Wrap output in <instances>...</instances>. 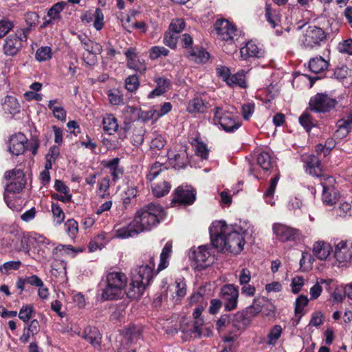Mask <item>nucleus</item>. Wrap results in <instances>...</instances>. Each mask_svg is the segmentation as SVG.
I'll list each match as a JSON object with an SVG mask.
<instances>
[{"label": "nucleus", "mask_w": 352, "mask_h": 352, "mask_svg": "<svg viewBox=\"0 0 352 352\" xmlns=\"http://www.w3.org/2000/svg\"><path fill=\"white\" fill-rule=\"evenodd\" d=\"M241 230V227L227 225L225 221L214 222L210 227L212 245L219 251L240 253L245 244Z\"/></svg>", "instance_id": "f257e3e1"}, {"label": "nucleus", "mask_w": 352, "mask_h": 352, "mask_svg": "<svg viewBox=\"0 0 352 352\" xmlns=\"http://www.w3.org/2000/svg\"><path fill=\"white\" fill-rule=\"evenodd\" d=\"M127 277L121 272H107L100 283L101 297L104 300H113L123 296Z\"/></svg>", "instance_id": "f03ea898"}, {"label": "nucleus", "mask_w": 352, "mask_h": 352, "mask_svg": "<svg viewBox=\"0 0 352 352\" xmlns=\"http://www.w3.org/2000/svg\"><path fill=\"white\" fill-rule=\"evenodd\" d=\"M164 217V208L160 204L151 203L138 210L133 220L139 232H142L157 226Z\"/></svg>", "instance_id": "7ed1b4c3"}, {"label": "nucleus", "mask_w": 352, "mask_h": 352, "mask_svg": "<svg viewBox=\"0 0 352 352\" xmlns=\"http://www.w3.org/2000/svg\"><path fill=\"white\" fill-rule=\"evenodd\" d=\"M4 178L8 181L4 188V199L9 206L7 200L8 193H19L26 184V178L21 169L14 168L8 170L4 174Z\"/></svg>", "instance_id": "20e7f679"}, {"label": "nucleus", "mask_w": 352, "mask_h": 352, "mask_svg": "<svg viewBox=\"0 0 352 352\" xmlns=\"http://www.w3.org/2000/svg\"><path fill=\"white\" fill-rule=\"evenodd\" d=\"M213 111L214 124L221 125L225 131L234 132L240 127L241 123L234 113L220 107H216Z\"/></svg>", "instance_id": "39448f33"}, {"label": "nucleus", "mask_w": 352, "mask_h": 352, "mask_svg": "<svg viewBox=\"0 0 352 352\" xmlns=\"http://www.w3.org/2000/svg\"><path fill=\"white\" fill-rule=\"evenodd\" d=\"M327 40V34L320 28L309 26L300 40L301 45L306 50H313L321 45L322 42Z\"/></svg>", "instance_id": "423d86ee"}, {"label": "nucleus", "mask_w": 352, "mask_h": 352, "mask_svg": "<svg viewBox=\"0 0 352 352\" xmlns=\"http://www.w3.org/2000/svg\"><path fill=\"white\" fill-rule=\"evenodd\" d=\"M338 102L336 99L330 98L323 93H318L311 98L309 102V108L316 113H327L333 109Z\"/></svg>", "instance_id": "0eeeda50"}, {"label": "nucleus", "mask_w": 352, "mask_h": 352, "mask_svg": "<svg viewBox=\"0 0 352 352\" xmlns=\"http://www.w3.org/2000/svg\"><path fill=\"white\" fill-rule=\"evenodd\" d=\"M214 28L220 39L230 43L234 42L237 30L232 23L227 19H220L214 23Z\"/></svg>", "instance_id": "6e6552de"}, {"label": "nucleus", "mask_w": 352, "mask_h": 352, "mask_svg": "<svg viewBox=\"0 0 352 352\" xmlns=\"http://www.w3.org/2000/svg\"><path fill=\"white\" fill-rule=\"evenodd\" d=\"M26 40L27 35L24 30L8 36L3 45L4 54L9 56L16 55L23 47V41Z\"/></svg>", "instance_id": "1a4fd4ad"}, {"label": "nucleus", "mask_w": 352, "mask_h": 352, "mask_svg": "<svg viewBox=\"0 0 352 352\" xmlns=\"http://www.w3.org/2000/svg\"><path fill=\"white\" fill-rule=\"evenodd\" d=\"M336 180L333 177H326L320 181L322 186V199L323 202L328 206H333L339 199V194L335 188Z\"/></svg>", "instance_id": "9d476101"}, {"label": "nucleus", "mask_w": 352, "mask_h": 352, "mask_svg": "<svg viewBox=\"0 0 352 352\" xmlns=\"http://www.w3.org/2000/svg\"><path fill=\"white\" fill-rule=\"evenodd\" d=\"M190 258L195 261V268L204 270L212 263V258L208 245H202L190 253Z\"/></svg>", "instance_id": "9b49d317"}, {"label": "nucleus", "mask_w": 352, "mask_h": 352, "mask_svg": "<svg viewBox=\"0 0 352 352\" xmlns=\"http://www.w3.org/2000/svg\"><path fill=\"white\" fill-rule=\"evenodd\" d=\"M335 258L342 266L352 265V242L341 241L336 245Z\"/></svg>", "instance_id": "f8f14e48"}, {"label": "nucleus", "mask_w": 352, "mask_h": 352, "mask_svg": "<svg viewBox=\"0 0 352 352\" xmlns=\"http://www.w3.org/2000/svg\"><path fill=\"white\" fill-rule=\"evenodd\" d=\"M273 232L276 239L281 242L294 241L299 239L300 235L298 230L281 223H274Z\"/></svg>", "instance_id": "ddd939ff"}, {"label": "nucleus", "mask_w": 352, "mask_h": 352, "mask_svg": "<svg viewBox=\"0 0 352 352\" xmlns=\"http://www.w3.org/2000/svg\"><path fill=\"white\" fill-rule=\"evenodd\" d=\"M238 297L239 290L234 285H226L221 288V298L226 311H230L236 308Z\"/></svg>", "instance_id": "4468645a"}, {"label": "nucleus", "mask_w": 352, "mask_h": 352, "mask_svg": "<svg viewBox=\"0 0 352 352\" xmlns=\"http://www.w3.org/2000/svg\"><path fill=\"white\" fill-rule=\"evenodd\" d=\"M196 199L195 190L190 186H179L174 192L172 204L179 205H191Z\"/></svg>", "instance_id": "2eb2a0df"}, {"label": "nucleus", "mask_w": 352, "mask_h": 352, "mask_svg": "<svg viewBox=\"0 0 352 352\" xmlns=\"http://www.w3.org/2000/svg\"><path fill=\"white\" fill-rule=\"evenodd\" d=\"M302 161L305 164L306 172L309 174L320 177V181L324 177H329L322 174V168L320 160L314 155H305L302 156Z\"/></svg>", "instance_id": "dca6fc26"}, {"label": "nucleus", "mask_w": 352, "mask_h": 352, "mask_svg": "<svg viewBox=\"0 0 352 352\" xmlns=\"http://www.w3.org/2000/svg\"><path fill=\"white\" fill-rule=\"evenodd\" d=\"M28 140L24 134L16 133L10 139L9 151L15 155L23 154L28 149Z\"/></svg>", "instance_id": "f3484780"}, {"label": "nucleus", "mask_w": 352, "mask_h": 352, "mask_svg": "<svg viewBox=\"0 0 352 352\" xmlns=\"http://www.w3.org/2000/svg\"><path fill=\"white\" fill-rule=\"evenodd\" d=\"M126 58V65L129 69H133L140 74H144L146 70L145 64L138 56L136 49L130 47L124 52Z\"/></svg>", "instance_id": "a211bd4d"}, {"label": "nucleus", "mask_w": 352, "mask_h": 352, "mask_svg": "<svg viewBox=\"0 0 352 352\" xmlns=\"http://www.w3.org/2000/svg\"><path fill=\"white\" fill-rule=\"evenodd\" d=\"M138 278L139 276H131V280L129 285L126 287V290L124 289V294H126L129 298H139L143 294L146 287L142 282L138 280Z\"/></svg>", "instance_id": "6ab92c4d"}, {"label": "nucleus", "mask_w": 352, "mask_h": 352, "mask_svg": "<svg viewBox=\"0 0 352 352\" xmlns=\"http://www.w3.org/2000/svg\"><path fill=\"white\" fill-rule=\"evenodd\" d=\"M241 56L243 60L249 58H261L265 55V50L258 47L254 41H250L240 50Z\"/></svg>", "instance_id": "aec40b11"}, {"label": "nucleus", "mask_w": 352, "mask_h": 352, "mask_svg": "<svg viewBox=\"0 0 352 352\" xmlns=\"http://www.w3.org/2000/svg\"><path fill=\"white\" fill-rule=\"evenodd\" d=\"M131 276H139L138 280L147 287L153 278L154 273L152 270V267L146 263L133 269L131 271Z\"/></svg>", "instance_id": "412c9836"}, {"label": "nucleus", "mask_w": 352, "mask_h": 352, "mask_svg": "<svg viewBox=\"0 0 352 352\" xmlns=\"http://www.w3.org/2000/svg\"><path fill=\"white\" fill-rule=\"evenodd\" d=\"M82 337L89 342L93 347L98 350L101 349L102 336L95 327H87L83 331Z\"/></svg>", "instance_id": "4be33fe9"}, {"label": "nucleus", "mask_w": 352, "mask_h": 352, "mask_svg": "<svg viewBox=\"0 0 352 352\" xmlns=\"http://www.w3.org/2000/svg\"><path fill=\"white\" fill-rule=\"evenodd\" d=\"M167 155L169 164L175 169L184 168L188 164V157L186 150L180 151L179 153L174 155L168 152Z\"/></svg>", "instance_id": "5701e85b"}, {"label": "nucleus", "mask_w": 352, "mask_h": 352, "mask_svg": "<svg viewBox=\"0 0 352 352\" xmlns=\"http://www.w3.org/2000/svg\"><path fill=\"white\" fill-rule=\"evenodd\" d=\"M331 250L330 244L323 241L315 242L313 245L314 255L320 260H326L329 256Z\"/></svg>", "instance_id": "b1692460"}, {"label": "nucleus", "mask_w": 352, "mask_h": 352, "mask_svg": "<svg viewBox=\"0 0 352 352\" xmlns=\"http://www.w3.org/2000/svg\"><path fill=\"white\" fill-rule=\"evenodd\" d=\"M338 129L334 136L338 139H343L352 131V115L348 116L347 120L340 119L337 122Z\"/></svg>", "instance_id": "393cba45"}, {"label": "nucleus", "mask_w": 352, "mask_h": 352, "mask_svg": "<svg viewBox=\"0 0 352 352\" xmlns=\"http://www.w3.org/2000/svg\"><path fill=\"white\" fill-rule=\"evenodd\" d=\"M231 325L238 331H243L246 329L251 321V318L245 312L241 311L236 313L231 318Z\"/></svg>", "instance_id": "a878e982"}, {"label": "nucleus", "mask_w": 352, "mask_h": 352, "mask_svg": "<svg viewBox=\"0 0 352 352\" xmlns=\"http://www.w3.org/2000/svg\"><path fill=\"white\" fill-rule=\"evenodd\" d=\"M139 233L140 232H139L136 224L134 223V220H133L127 226L117 229L115 236L117 238L126 239L138 235Z\"/></svg>", "instance_id": "bb28decb"}, {"label": "nucleus", "mask_w": 352, "mask_h": 352, "mask_svg": "<svg viewBox=\"0 0 352 352\" xmlns=\"http://www.w3.org/2000/svg\"><path fill=\"white\" fill-rule=\"evenodd\" d=\"M78 38L83 45L84 49L87 52L101 53L102 47L100 43L90 40L87 35L84 34H78Z\"/></svg>", "instance_id": "cd10ccee"}, {"label": "nucleus", "mask_w": 352, "mask_h": 352, "mask_svg": "<svg viewBox=\"0 0 352 352\" xmlns=\"http://www.w3.org/2000/svg\"><path fill=\"white\" fill-rule=\"evenodd\" d=\"M204 310L202 305L197 307L193 311V318L195 319V324L191 330V333L195 335V337L201 338L202 336L201 326L204 324V321L200 316Z\"/></svg>", "instance_id": "c85d7f7f"}, {"label": "nucleus", "mask_w": 352, "mask_h": 352, "mask_svg": "<svg viewBox=\"0 0 352 352\" xmlns=\"http://www.w3.org/2000/svg\"><path fill=\"white\" fill-rule=\"evenodd\" d=\"M329 67V63L322 56H316L311 58L309 62V68L311 72L315 74L322 73Z\"/></svg>", "instance_id": "c756f323"}, {"label": "nucleus", "mask_w": 352, "mask_h": 352, "mask_svg": "<svg viewBox=\"0 0 352 352\" xmlns=\"http://www.w3.org/2000/svg\"><path fill=\"white\" fill-rule=\"evenodd\" d=\"M186 56L189 60L197 63H206L209 58L208 52L198 48L191 49L186 52Z\"/></svg>", "instance_id": "7c9ffc66"}, {"label": "nucleus", "mask_w": 352, "mask_h": 352, "mask_svg": "<svg viewBox=\"0 0 352 352\" xmlns=\"http://www.w3.org/2000/svg\"><path fill=\"white\" fill-rule=\"evenodd\" d=\"M257 163L264 170H270L274 166L276 161L268 152L263 151L257 157Z\"/></svg>", "instance_id": "2f4dec72"}, {"label": "nucleus", "mask_w": 352, "mask_h": 352, "mask_svg": "<svg viewBox=\"0 0 352 352\" xmlns=\"http://www.w3.org/2000/svg\"><path fill=\"white\" fill-rule=\"evenodd\" d=\"M58 99L50 100L48 103V107L52 111L53 116L58 120L65 122L66 120L67 111L60 105H56L58 103Z\"/></svg>", "instance_id": "473e14b6"}, {"label": "nucleus", "mask_w": 352, "mask_h": 352, "mask_svg": "<svg viewBox=\"0 0 352 352\" xmlns=\"http://www.w3.org/2000/svg\"><path fill=\"white\" fill-rule=\"evenodd\" d=\"M167 170V167L164 164L156 162L151 165L149 171L146 175V179L151 182L160 174L166 176Z\"/></svg>", "instance_id": "72a5a7b5"}, {"label": "nucleus", "mask_w": 352, "mask_h": 352, "mask_svg": "<svg viewBox=\"0 0 352 352\" xmlns=\"http://www.w3.org/2000/svg\"><path fill=\"white\" fill-rule=\"evenodd\" d=\"M151 187L153 195L156 197H162L169 192L171 185L168 180L164 179L153 184Z\"/></svg>", "instance_id": "f704fd0d"}, {"label": "nucleus", "mask_w": 352, "mask_h": 352, "mask_svg": "<svg viewBox=\"0 0 352 352\" xmlns=\"http://www.w3.org/2000/svg\"><path fill=\"white\" fill-rule=\"evenodd\" d=\"M206 109V105L201 98H195L188 102L187 111L190 113H202Z\"/></svg>", "instance_id": "c9c22d12"}, {"label": "nucleus", "mask_w": 352, "mask_h": 352, "mask_svg": "<svg viewBox=\"0 0 352 352\" xmlns=\"http://www.w3.org/2000/svg\"><path fill=\"white\" fill-rule=\"evenodd\" d=\"M103 130L109 135L113 134L118 129L116 118L111 114H107L103 118Z\"/></svg>", "instance_id": "e433bc0d"}, {"label": "nucleus", "mask_w": 352, "mask_h": 352, "mask_svg": "<svg viewBox=\"0 0 352 352\" xmlns=\"http://www.w3.org/2000/svg\"><path fill=\"white\" fill-rule=\"evenodd\" d=\"M172 252V243L170 241H168L164 248L162 249V251L160 254V262L158 265L157 271H162L166 268L168 265V258L170 257V253Z\"/></svg>", "instance_id": "4c0bfd02"}, {"label": "nucleus", "mask_w": 352, "mask_h": 352, "mask_svg": "<svg viewBox=\"0 0 352 352\" xmlns=\"http://www.w3.org/2000/svg\"><path fill=\"white\" fill-rule=\"evenodd\" d=\"M265 18L273 28L278 26L280 22V16L278 12L272 9L271 6L267 3L265 5Z\"/></svg>", "instance_id": "58836bf2"}, {"label": "nucleus", "mask_w": 352, "mask_h": 352, "mask_svg": "<svg viewBox=\"0 0 352 352\" xmlns=\"http://www.w3.org/2000/svg\"><path fill=\"white\" fill-rule=\"evenodd\" d=\"M299 122L307 132H309L313 127L317 125V121L307 110L299 117Z\"/></svg>", "instance_id": "ea45409f"}, {"label": "nucleus", "mask_w": 352, "mask_h": 352, "mask_svg": "<svg viewBox=\"0 0 352 352\" xmlns=\"http://www.w3.org/2000/svg\"><path fill=\"white\" fill-rule=\"evenodd\" d=\"M34 315L35 310L32 304L23 305L19 312V319L24 322H29Z\"/></svg>", "instance_id": "a19ab883"}, {"label": "nucleus", "mask_w": 352, "mask_h": 352, "mask_svg": "<svg viewBox=\"0 0 352 352\" xmlns=\"http://www.w3.org/2000/svg\"><path fill=\"white\" fill-rule=\"evenodd\" d=\"M54 252L60 253V254H66L72 256H74L77 253L82 252L84 251L83 248H74L71 245H62L60 244L56 246L54 249Z\"/></svg>", "instance_id": "79ce46f5"}, {"label": "nucleus", "mask_w": 352, "mask_h": 352, "mask_svg": "<svg viewBox=\"0 0 352 352\" xmlns=\"http://www.w3.org/2000/svg\"><path fill=\"white\" fill-rule=\"evenodd\" d=\"M67 3L65 1H60L54 4L47 12V16L59 21L60 19V12L63 10Z\"/></svg>", "instance_id": "37998d69"}, {"label": "nucleus", "mask_w": 352, "mask_h": 352, "mask_svg": "<svg viewBox=\"0 0 352 352\" xmlns=\"http://www.w3.org/2000/svg\"><path fill=\"white\" fill-rule=\"evenodd\" d=\"M227 84L229 86H239L242 88H245L247 87L245 75L243 73L240 72L230 76Z\"/></svg>", "instance_id": "c03bdc74"}, {"label": "nucleus", "mask_w": 352, "mask_h": 352, "mask_svg": "<svg viewBox=\"0 0 352 352\" xmlns=\"http://www.w3.org/2000/svg\"><path fill=\"white\" fill-rule=\"evenodd\" d=\"M283 333V328L280 325H275L274 326L270 331L268 335H267V344L269 345H274L277 340L280 338L281 336V334Z\"/></svg>", "instance_id": "a18cd8bd"}, {"label": "nucleus", "mask_w": 352, "mask_h": 352, "mask_svg": "<svg viewBox=\"0 0 352 352\" xmlns=\"http://www.w3.org/2000/svg\"><path fill=\"white\" fill-rule=\"evenodd\" d=\"M65 228L68 236L74 239L78 232V224L73 219H68L65 223Z\"/></svg>", "instance_id": "49530a36"}, {"label": "nucleus", "mask_w": 352, "mask_h": 352, "mask_svg": "<svg viewBox=\"0 0 352 352\" xmlns=\"http://www.w3.org/2000/svg\"><path fill=\"white\" fill-rule=\"evenodd\" d=\"M139 86L140 80L137 75H131L125 79V87L129 91L133 92L136 91Z\"/></svg>", "instance_id": "de8ad7c7"}, {"label": "nucleus", "mask_w": 352, "mask_h": 352, "mask_svg": "<svg viewBox=\"0 0 352 352\" xmlns=\"http://www.w3.org/2000/svg\"><path fill=\"white\" fill-rule=\"evenodd\" d=\"M36 59L40 62L45 61L52 58V49L50 47H41L36 50Z\"/></svg>", "instance_id": "09e8293b"}, {"label": "nucleus", "mask_w": 352, "mask_h": 352, "mask_svg": "<svg viewBox=\"0 0 352 352\" xmlns=\"http://www.w3.org/2000/svg\"><path fill=\"white\" fill-rule=\"evenodd\" d=\"M169 53V50L163 46H153L150 50L149 57L152 60H155L160 56H166Z\"/></svg>", "instance_id": "8fccbe9b"}, {"label": "nucleus", "mask_w": 352, "mask_h": 352, "mask_svg": "<svg viewBox=\"0 0 352 352\" xmlns=\"http://www.w3.org/2000/svg\"><path fill=\"white\" fill-rule=\"evenodd\" d=\"M51 207L54 221H56L57 224H61L65 219V213L63 209L58 204L55 203H52Z\"/></svg>", "instance_id": "3c124183"}, {"label": "nucleus", "mask_w": 352, "mask_h": 352, "mask_svg": "<svg viewBox=\"0 0 352 352\" xmlns=\"http://www.w3.org/2000/svg\"><path fill=\"white\" fill-rule=\"evenodd\" d=\"M177 34L168 30L164 34V43L172 49L175 48L177 43Z\"/></svg>", "instance_id": "603ef678"}, {"label": "nucleus", "mask_w": 352, "mask_h": 352, "mask_svg": "<svg viewBox=\"0 0 352 352\" xmlns=\"http://www.w3.org/2000/svg\"><path fill=\"white\" fill-rule=\"evenodd\" d=\"M244 311L252 318L262 311V305L258 300H254L253 303Z\"/></svg>", "instance_id": "864d4df0"}, {"label": "nucleus", "mask_w": 352, "mask_h": 352, "mask_svg": "<svg viewBox=\"0 0 352 352\" xmlns=\"http://www.w3.org/2000/svg\"><path fill=\"white\" fill-rule=\"evenodd\" d=\"M175 294L179 298H183L186 294V284L182 277L175 280Z\"/></svg>", "instance_id": "5fc2aeb1"}, {"label": "nucleus", "mask_w": 352, "mask_h": 352, "mask_svg": "<svg viewBox=\"0 0 352 352\" xmlns=\"http://www.w3.org/2000/svg\"><path fill=\"white\" fill-rule=\"evenodd\" d=\"M185 21L183 19H173L169 25V30L176 34H179L185 28Z\"/></svg>", "instance_id": "6e6d98bb"}, {"label": "nucleus", "mask_w": 352, "mask_h": 352, "mask_svg": "<svg viewBox=\"0 0 352 352\" xmlns=\"http://www.w3.org/2000/svg\"><path fill=\"white\" fill-rule=\"evenodd\" d=\"M14 27L13 23L6 19L0 20V39L5 36Z\"/></svg>", "instance_id": "4d7b16f0"}, {"label": "nucleus", "mask_w": 352, "mask_h": 352, "mask_svg": "<svg viewBox=\"0 0 352 352\" xmlns=\"http://www.w3.org/2000/svg\"><path fill=\"white\" fill-rule=\"evenodd\" d=\"M309 300L307 296L300 295L296 300L295 314H300L302 313L303 308L307 305Z\"/></svg>", "instance_id": "13d9d810"}, {"label": "nucleus", "mask_w": 352, "mask_h": 352, "mask_svg": "<svg viewBox=\"0 0 352 352\" xmlns=\"http://www.w3.org/2000/svg\"><path fill=\"white\" fill-rule=\"evenodd\" d=\"M278 179H279L278 175H276L274 177H273L270 179V186L268 187V188L266 190V191L264 193V197L265 198H268V197L270 198V197H273L274 192H275V189H276L277 184H278Z\"/></svg>", "instance_id": "bf43d9fd"}, {"label": "nucleus", "mask_w": 352, "mask_h": 352, "mask_svg": "<svg viewBox=\"0 0 352 352\" xmlns=\"http://www.w3.org/2000/svg\"><path fill=\"white\" fill-rule=\"evenodd\" d=\"M21 265V263L19 261H8V262L5 263L3 265V266L0 267V270L3 273H7L10 270H17L20 267Z\"/></svg>", "instance_id": "052dcab7"}, {"label": "nucleus", "mask_w": 352, "mask_h": 352, "mask_svg": "<svg viewBox=\"0 0 352 352\" xmlns=\"http://www.w3.org/2000/svg\"><path fill=\"white\" fill-rule=\"evenodd\" d=\"M94 25L97 30H100L103 28L104 15L100 8H97L94 13Z\"/></svg>", "instance_id": "680f3d73"}, {"label": "nucleus", "mask_w": 352, "mask_h": 352, "mask_svg": "<svg viewBox=\"0 0 352 352\" xmlns=\"http://www.w3.org/2000/svg\"><path fill=\"white\" fill-rule=\"evenodd\" d=\"M197 142L196 146V154L202 159L206 160L208 156V149L206 145L202 142L197 141Z\"/></svg>", "instance_id": "e2e57ef3"}, {"label": "nucleus", "mask_w": 352, "mask_h": 352, "mask_svg": "<svg viewBox=\"0 0 352 352\" xmlns=\"http://www.w3.org/2000/svg\"><path fill=\"white\" fill-rule=\"evenodd\" d=\"M24 278L25 281L26 282V284H28L30 285L34 286L36 287L44 285L43 280L36 275L25 276Z\"/></svg>", "instance_id": "0e129e2a"}, {"label": "nucleus", "mask_w": 352, "mask_h": 352, "mask_svg": "<svg viewBox=\"0 0 352 352\" xmlns=\"http://www.w3.org/2000/svg\"><path fill=\"white\" fill-rule=\"evenodd\" d=\"M254 111V104L253 103H247L242 106L241 112L245 120H249Z\"/></svg>", "instance_id": "69168bd1"}, {"label": "nucleus", "mask_w": 352, "mask_h": 352, "mask_svg": "<svg viewBox=\"0 0 352 352\" xmlns=\"http://www.w3.org/2000/svg\"><path fill=\"white\" fill-rule=\"evenodd\" d=\"M165 144V139L162 135H159L152 139L150 146L151 148H157L160 150L164 148Z\"/></svg>", "instance_id": "338daca9"}, {"label": "nucleus", "mask_w": 352, "mask_h": 352, "mask_svg": "<svg viewBox=\"0 0 352 352\" xmlns=\"http://www.w3.org/2000/svg\"><path fill=\"white\" fill-rule=\"evenodd\" d=\"M342 53H346L352 55V38L345 40L339 47Z\"/></svg>", "instance_id": "774afa93"}]
</instances>
